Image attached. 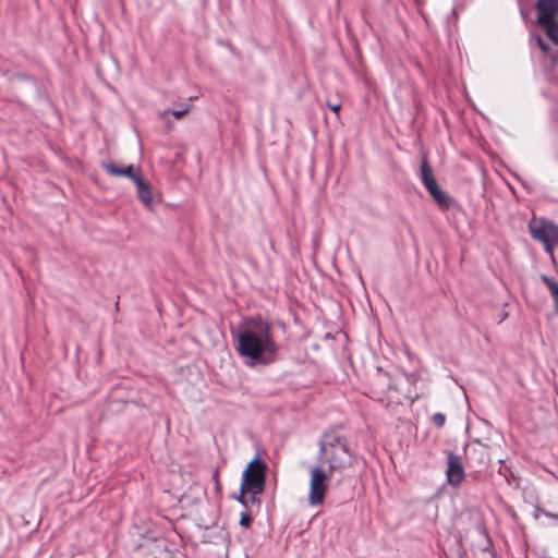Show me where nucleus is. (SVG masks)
Instances as JSON below:
<instances>
[{"instance_id": "nucleus-12", "label": "nucleus", "mask_w": 558, "mask_h": 558, "mask_svg": "<svg viewBox=\"0 0 558 558\" xmlns=\"http://www.w3.org/2000/svg\"><path fill=\"white\" fill-rule=\"evenodd\" d=\"M465 452H466L469 461H471L473 459L472 453H477L478 454V464L485 465L487 463V460H488L487 447L485 445H483L482 442L475 441L473 445L469 446L465 449Z\"/></svg>"}, {"instance_id": "nucleus-13", "label": "nucleus", "mask_w": 558, "mask_h": 558, "mask_svg": "<svg viewBox=\"0 0 558 558\" xmlns=\"http://www.w3.org/2000/svg\"><path fill=\"white\" fill-rule=\"evenodd\" d=\"M541 279L546 284L551 294V298L554 300V307L558 315V281L546 275H542Z\"/></svg>"}, {"instance_id": "nucleus-10", "label": "nucleus", "mask_w": 558, "mask_h": 558, "mask_svg": "<svg viewBox=\"0 0 558 558\" xmlns=\"http://www.w3.org/2000/svg\"><path fill=\"white\" fill-rule=\"evenodd\" d=\"M104 170L113 177H128L133 181V178H136L141 170L140 168H135L133 165H129L125 167H120L111 161L102 163Z\"/></svg>"}, {"instance_id": "nucleus-15", "label": "nucleus", "mask_w": 558, "mask_h": 558, "mask_svg": "<svg viewBox=\"0 0 558 558\" xmlns=\"http://www.w3.org/2000/svg\"><path fill=\"white\" fill-rule=\"evenodd\" d=\"M554 10L558 11V0H538L536 10Z\"/></svg>"}, {"instance_id": "nucleus-7", "label": "nucleus", "mask_w": 558, "mask_h": 558, "mask_svg": "<svg viewBox=\"0 0 558 558\" xmlns=\"http://www.w3.org/2000/svg\"><path fill=\"white\" fill-rule=\"evenodd\" d=\"M446 475L448 483L454 487L459 486L465 476L460 457L451 451L447 453Z\"/></svg>"}, {"instance_id": "nucleus-4", "label": "nucleus", "mask_w": 558, "mask_h": 558, "mask_svg": "<svg viewBox=\"0 0 558 558\" xmlns=\"http://www.w3.org/2000/svg\"><path fill=\"white\" fill-rule=\"evenodd\" d=\"M531 236L543 244L544 251L554 257V250L558 245V226L553 221L539 218L529 225Z\"/></svg>"}, {"instance_id": "nucleus-17", "label": "nucleus", "mask_w": 558, "mask_h": 558, "mask_svg": "<svg viewBox=\"0 0 558 558\" xmlns=\"http://www.w3.org/2000/svg\"><path fill=\"white\" fill-rule=\"evenodd\" d=\"M432 422L438 427V428H441L444 425H445V422H446V416L438 412V413H435L433 416H432Z\"/></svg>"}, {"instance_id": "nucleus-9", "label": "nucleus", "mask_w": 558, "mask_h": 558, "mask_svg": "<svg viewBox=\"0 0 558 558\" xmlns=\"http://www.w3.org/2000/svg\"><path fill=\"white\" fill-rule=\"evenodd\" d=\"M423 184L439 207L448 209L451 206L452 198L438 186L435 178Z\"/></svg>"}, {"instance_id": "nucleus-16", "label": "nucleus", "mask_w": 558, "mask_h": 558, "mask_svg": "<svg viewBox=\"0 0 558 558\" xmlns=\"http://www.w3.org/2000/svg\"><path fill=\"white\" fill-rule=\"evenodd\" d=\"M190 106H187L184 109L181 110H165L160 116L161 118H166L168 114H172L177 120H180L182 117H184L190 111Z\"/></svg>"}, {"instance_id": "nucleus-20", "label": "nucleus", "mask_w": 558, "mask_h": 558, "mask_svg": "<svg viewBox=\"0 0 558 558\" xmlns=\"http://www.w3.org/2000/svg\"><path fill=\"white\" fill-rule=\"evenodd\" d=\"M536 41L542 51L547 52L549 50L548 44L541 36H537Z\"/></svg>"}, {"instance_id": "nucleus-18", "label": "nucleus", "mask_w": 558, "mask_h": 558, "mask_svg": "<svg viewBox=\"0 0 558 558\" xmlns=\"http://www.w3.org/2000/svg\"><path fill=\"white\" fill-rule=\"evenodd\" d=\"M246 495H248V490H243L241 487L240 495L238 496L236 500L244 507H247L248 502H251L250 497L246 498Z\"/></svg>"}, {"instance_id": "nucleus-5", "label": "nucleus", "mask_w": 558, "mask_h": 558, "mask_svg": "<svg viewBox=\"0 0 558 558\" xmlns=\"http://www.w3.org/2000/svg\"><path fill=\"white\" fill-rule=\"evenodd\" d=\"M310 474L308 504L312 507H317L324 502L328 487L329 474H327L320 466L312 468Z\"/></svg>"}, {"instance_id": "nucleus-22", "label": "nucleus", "mask_w": 558, "mask_h": 558, "mask_svg": "<svg viewBox=\"0 0 558 558\" xmlns=\"http://www.w3.org/2000/svg\"><path fill=\"white\" fill-rule=\"evenodd\" d=\"M545 515L553 519H558V514L545 512Z\"/></svg>"}, {"instance_id": "nucleus-1", "label": "nucleus", "mask_w": 558, "mask_h": 558, "mask_svg": "<svg viewBox=\"0 0 558 558\" xmlns=\"http://www.w3.org/2000/svg\"><path fill=\"white\" fill-rule=\"evenodd\" d=\"M233 337L235 351L248 366L269 365L279 357L280 345L274 338L272 324L260 316L242 319Z\"/></svg>"}, {"instance_id": "nucleus-2", "label": "nucleus", "mask_w": 558, "mask_h": 558, "mask_svg": "<svg viewBox=\"0 0 558 558\" xmlns=\"http://www.w3.org/2000/svg\"><path fill=\"white\" fill-rule=\"evenodd\" d=\"M319 452L325 454L329 472L340 471L353 464L354 456L344 437L327 433L319 441Z\"/></svg>"}, {"instance_id": "nucleus-21", "label": "nucleus", "mask_w": 558, "mask_h": 558, "mask_svg": "<svg viewBox=\"0 0 558 558\" xmlns=\"http://www.w3.org/2000/svg\"><path fill=\"white\" fill-rule=\"evenodd\" d=\"M329 108L333 111V112H338L339 109H340V105H329Z\"/></svg>"}, {"instance_id": "nucleus-19", "label": "nucleus", "mask_w": 558, "mask_h": 558, "mask_svg": "<svg viewBox=\"0 0 558 558\" xmlns=\"http://www.w3.org/2000/svg\"><path fill=\"white\" fill-rule=\"evenodd\" d=\"M251 522H252V518L248 513H241V519H240V525L243 526V527H248L251 525Z\"/></svg>"}, {"instance_id": "nucleus-6", "label": "nucleus", "mask_w": 558, "mask_h": 558, "mask_svg": "<svg viewBox=\"0 0 558 558\" xmlns=\"http://www.w3.org/2000/svg\"><path fill=\"white\" fill-rule=\"evenodd\" d=\"M140 553L143 558H170L171 551L168 549L165 538L147 539L140 545Z\"/></svg>"}, {"instance_id": "nucleus-11", "label": "nucleus", "mask_w": 558, "mask_h": 558, "mask_svg": "<svg viewBox=\"0 0 558 558\" xmlns=\"http://www.w3.org/2000/svg\"><path fill=\"white\" fill-rule=\"evenodd\" d=\"M133 182L136 186L137 197L138 199L147 207L148 209L153 208V192L150 185L143 180L141 173L133 178Z\"/></svg>"}, {"instance_id": "nucleus-3", "label": "nucleus", "mask_w": 558, "mask_h": 558, "mask_svg": "<svg viewBox=\"0 0 558 558\" xmlns=\"http://www.w3.org/2000/svg\"><path fill=\"white\" fill-rule=\"evenodd\" d=\"M266 464L256 457L243 471L241 486L248 490L251 504H259V495L263 494L266 481Z\"/></svg>"}, {"instance_id": "nucleus-14", "label": "nucleus", "mask_w": 558, "mask_h": 558, "mask_svg": "<svg viewBox=\"0 0 558 558\" xmlns=\"http://www.w3.org/2000/svg\"><path fill=\"white\" fill-rule=\"evenodd\" d=\"M433 178H434V174H433V171H432L427 160L423 159V161L421 163V169H420V179H421L422 183H425L426 181H429Z\"/></svg>"}, {"instance_id": "nucleus-8", "label": "nucleus", "mask_w": 558, "mask_h": 558, "mask_svg": "<svg viewBox=\"0 0 558 558\" xmlns=\"http://www.w3.org/2000/svg\"><path fill=\"white\" fill-rule=\"evenodd\" d=\"M537 23L545 28L547 36L558 44V23L555 21L558 11L544 9L537 10Z\"/></svg>"}]
</instances>
